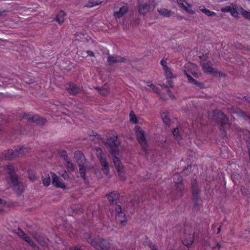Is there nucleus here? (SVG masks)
<instances>
[{"mask_svg":"<svg viewBox=\"0 0 250 250\" xmlns=\"http://www.w3.org/2000/svg\"><path fill=\"white\" fill-rule=\"evenodd\" d=\"M83 236L87 243L97 250H108L110 248L109 243L99 236H94L88 232L83 233Z\"/></svg>","mask_w":250,"mask_h":250,"instance_id":"f257e3e1","label":"nucleus"},{"mask_svg":"<svg viewBox=\"0 0 250 250\" xmlns=\"http://www.w3.org/2000/svg\"><path fill=\"white\" fill-rule=\"evenodd\" d=\"M104 143L106 147H109V152L113 156V157H117V155L119 154V151L117 147L120 144L117 136L113 135Z\"/></svg>","mask_w":250,"mask_h":250,"instance_id":"f03ea898","label":"nucleus"},{"mask_svg":"<svg viewBox=\"0 0 250 250\" xmlns=\"http://www.w3.org/2000/svg\"><path fill=\"white\" fill-rule=\"evenodd\" d=\"M128 6L126 3L118 2L114 7L113 16L116 18H120L124 16L128 11Z\"/></svg>","mask_w":250,"mask_h":250,"instance_id":"7ed1b4c3","label":"nucleus"},{"mask_svg":"<svg viewBox=\"0 0 250 250\" xmlns=\"http://www.w3.org/2000/svg\"><path fill=\"white\" fill-rule=\"evenodd\" d=\"M137 139L141 146L143 150L146 152L147 150V142L145 136V132L139 126L135 127Z\"/></svg>","mask_w":250,"mask_h":250,"instance_id":"20e7f679","label":"nucleus"},{"mask_svg":"<svg viewBox=\"0 0 250 250\" xmlns=\"http://www.w3.org/2000/svg\"><path fill=\"white\" fill-rule=\"evenodd\" d=\"M23 150V149H16L15 150L8 149L2 152L0 155V160H10L14 159L19 156V152Z\"/></svg>","mask_w":250,"mask_h":250,"instance_id":"39448f33","label":"nucleus"},{"mask_svg":"<svg viewBox=\"0 0 250 250\" xmlns=\"http://www.w3.org/2000/svg\"><path fill=\"white\" fill-rule=\"evenodd\" d=\"M65 87L67 91L70 94L73 96L77 95L81 93L83 90V87H81L73 83H67Z\"/></svg>","mask_w":250,"mask_h":250,"instance_id":"423d86ee","label":"nucleus"},{"mask_svg":"<svg viewBox=\"0 0 250 250\" xmlns=\"http://www.w3.org/2000/svg\"><path fill=\"white\" fill-rule=\"evenodd\" d=\"M9 183L12 185L13 190L19 195L21 194L23 190V186L22 183L19 182L18 177L13 181L12 180L9 181Z\"/></svg>","mask_w":250,"mask_h":250,"instance_id":"0eeeda50","label":"nucleus"},{"mask_svg":"<svg viewBox=\"0 0 250 250\" xmlns=\"http://www.w3.org/2000/svg\"><path fill=\"white\" fill-rule=\"evenodd\" d=\"M101 153L98 155L97 157L100 161L101 165L102 166V169L104 172L105 174L109 172V165L106 161L105 158L104 157L103 154L102 153V150L101 148L98 149Z\"/></svg>","mask_w":250,"mask_h":250,"instance_id":"6e6552de","label":"nucleus"},{"mask_svg":"<svg viewBox=\"0 0 250 250\" xmlns=\"http://www.w3.org/2000/svg\"><path fill=\"white\" fill-rule=\"evenodd\" d=\"M191 190L193 200L201 199L200 197V190L196 179L191 181Z\"/></svg>","mask_w":250,"mask_h":250,"instance_id":"1a4fd4ad","label":"nucleus"},{"mask_svg":"<svg viewBox=\"0 0 250 250\" xmlns=\"http://www.w3.org/2000/svg\"><path fill=\"white\" fill-rule=\"evenodd\" d=\"M107 61L109 65L118 62H126V59L120 56H112L108 54L107 58Z\"/></svg>","mask_w":250,"mask_h":250,"instance_id":"9d476101","label":"nucleus"},{"mask_svg":"<svg viewBox=\"0 0 250 250\" xmlns=\"http://www.w3.org/2000/svg\"><path fill=\"white\" fill-rule=\"evenodd\" d=\"M74 158L78 165V166H82L84 165L86 161L85 157L83 154L80 151H76L74 153Z\"/></svg>","mask_w":250,"mask_h":250,"instance_id":"9b49d317","label":"nucleus"},{"mask_svg":"<svg viewBox=\"0 0 250 250\" xmlns=\"http://www.w3.org/2000/svg\"><path fill=\"white\" fill-rule=\"evenodd\" d=\"M51 175L52 178V184L55 187L62 189L66 188V186L62 182L61 179L55 173L51 172Z\"/></svg>","mask_w":250,"mask_h":250,"instance_id":"f8f14e48","label":"nucleus"},{"mask_svg":"<svg viewBox=\"0 0 250 250\" xmlns=\"http://www.w3.org/2000/svg\"><path fill=\"white\" fill-rule=\"evenodd\" d=\"M138 7L139 13L141 15L145 16L150 10V2H145L142 4H140L138 5Z\"/></svg>","mask_w":250,"mask_h":250,"instance_id":"ddd939ff","label":"nucleus"},{"mask_svg":"<svg viewBox=\"0 0 250 250\" xmlns=\"http://www.w3.org/2000/svg\"><path fill=\"white\" fill-rule=\"evenodd\" d=\"M4 169L9 175V181L12 180L13 181L15 180V178L18 177L17 174L15 173L14 167L12 165H6L4 167Z\"/></svg>","mask_w":250,"mask_h":250,"instance_id":"4468645a","label":"nucleus"},{"mask_svg":"<svg viewBox=\"0 0 250 250\" xmlns=\"http://www.w3.org/2000/svg\"><path fill=\"white\" fill-rule=\"evenodd\" d=\"M217 118L221 125L228 124L229 119L227 116L223 112L219 111L217 114Z\"/></svg>","mask_w":250,"mask_h":250,"instance_id":"2eb2a0df","label":"nucleus"},{"mask_svg":"<svg viewBox=\"0 0 250 250\" xmlns=\"http://www.w3.org/2000/svg\"><path fill=\"white\" fill-rule=\"evenodd\" d=\"M202 68L204 71L205 73H208L209 74H213L214 75H216L219 72L216 70L214 68L210 66L208 63H203L201 65Z\"/></svg>","mask_w":250,"mask_h":250,"instance_id":"dca6fc26","label":"nucleus"},{"mask_svg":"<svg viewBox=\"0 0 250 250\" xmlns=\"http://www.w3.org/2000/svg\"><path fill=\"white\" fill-rule=\"evenodd\" d=\"M32 236L36 241L42 247L44 248L47 247L48 244L43 237L40 236L36 232L33 233Z\"/></svg>","mask_w":250,"mask_h":250,"instance_id":"f3484780","label":"nucleus"},{"mask_svg":"<svg viewBox=\"0 0 250 250\" xmlns=\"http://www.w3.org/2000/svg\"><path fill=\"white\" fill-rule=\"evenodd\" d=\"M106 196L111 204H116L119 198V194L114 191L109 195L106 194Z\"/></svg>","mask_w":250,"mask_h":250,"instance_id":"a211bd4d","label":"nucleus"},{"mask_svg":"<svg viewBox=\"0 0 250 250\" xmlns=\"http://www.w3.org/2000/svg\"><path fill=\"white\" fill-rule=\"evenodd\" d=\"M32 118L33 120L32 122L39 125H42L47 122V120L45 118H42L37 114L34 115Z\"/></svg>","mask_w":250,"mask_h":250,"instance_id":"6ab92c4d","label":"nucleus"},{"mask_svg":"<svg viewBox=\"0 0 250 250\" xmlns=\"http://www.w3.org/2000/svg\"><path fill=\"white\" fill-rule=\"evenodd\" d=\"M95 89L104 96H106L109 93V86L106 83L104 84L102 87H96Z\"/></svg>","mask_w":250,"mask_h":250,"instance_id":"aec40b11","label":"nucleus"},{"mask_svg":"<svg viewBox=\"0 0 250 250\" xmlns=\"http://www.w3.org/2000/svg\"><path fill=\"white\" fill-rule=\"evenodd\" d=\"M116 220L117 222L124 226L126 223V217L124 212L120 213L116 216Z\"/></svg>","mask_w":250,"mask_h":250,"instance_id":"412c9836","label":"nucleus"},{"mask_svg":"<svg viewBox=\"0 0 250 250\" xmlns=\"http://www.w3.org/2000/svg\"><path fill=\"white\" fill-rule=\"evenodd\" d=\"M187 236L188 238L186 239V235H185L184 240L183 241V244L187 247H189L193 243L194 240V235L189 234Z\"/></svg>","mask_w":250,"mask_h":250,"instance_id":"4be33fe9","label":"nucleus"},{"mask_svg":"<svg viewBox=\"0 0 250 250\" xmlns=\"http://www.w3.org/2000/svg\"><path fill=\"white\" fill-rule=\"evenodd\" d=\"M65 15V13L63 11L61 10L55 18L56 21L59 24L62 23L64 22V17Z\"/></svg>","mask_w":250,"mask_h":250,"instance_id":"5701e85b","label":"nucleus"},{"mask_svg":"<svg viewBox=\"0 0 250 250\" xmlns=\"http://www.w3.org/2000/svg\"><path fill=\"white\" fill-rule=\"evenodd\" d=\"M175 188L178 196L180 197L183 196L185 189L183 184H177V185H175Z\"/></svg>","mask_w":250,"mask_h":250,"instance_id":"b1692460","label":"nucleus"},{"mask_svg":"<svg viewBox=\"0 0 250 250\" xmlns=\"http://www.w3.org/2000/svg\"><path fill=\"white\" fill-rule=\"evenodd\" d=\"M113 161L116 167V169L117 171H120L123 168V166L122 165V163L121 162L120 159L117 157H115L113 158Z\"/></svg>","mask_w":250,"mask_h":250,"instance_id":"393cba45","label":"nucleus"},{"mask_svg":"<svg viewBox=\"0 0 250 250\" xmlns=\"http://www.w3.org/2000/svg\"><path fill=\"white\" fill-rule=\"evenodd\" d=\"M161 118L164 123L168 126H170V120L168 117V114L167 112H163L161 114Z\"/></svg>","mask_w":250,"mask_h":250,"instance_id":"a878e982","label":"nucleus"},{"mask_svg":"<svg viewBox=\"0 0 250 250\" xmlns=\"http://www.w3.org/2000/svg\"><path fill=\"white\" fill-rule=\"evenodd\" d=\"M189 80H191L189 82L192 84L195 85L196 86L202 89L204 88V83L201 82H199L196 80H195L194 79H193L192 77H190Z\"/></svg>","mask_w":250,"mask_h":250,"instance_id":"bb28decb","label":"nucleus"},{"mask_svg":"<svg viewBox=\"0 0 250 250\" xmlns=\"http://www.w3.org/2000/svg\"><path fill=\"white\" fill-rule=\"evenodd\" d=\"M199 9L201 11L205 13L208 16H214L216 13L214 12L210 11L208 9H206L204 6H200Z\"/></svg>","mask_w":250,"mask_h":250,"instance_id":"cd10ccee","label":"nucleus"},{"mask_svg":"<svg viewBox=\"0 0 250 250\" xmlns=\"http://www.w3.org/2000/svg\"><path fill=\"white\" fill-rule=\"evenodd\" d=\"M79 167V171L81 176L83 178L85 182H86L87 178L86 176V168L84 165L82 166H78Z\"/></svg>","mask_w":250,"mask_h":250,"instance_id":"c85d7f7f","label":"nucleus"},{"mask_svg":"<svg viewBox=\"0 0 250 250\" xmlns=\"http://www.w3.org/2000/svg\"><path fill=\"white\" fill-rule=\"evenodd\" d=\"M65 166L68 171L73 172L75 170L74 166L73 164L71 162L70 159L65 161Z\"/></svg>","mask_w":250,"mask_h":250,"instance_id":"c756f323","label":"nucleus"},{"mask_svg":"<svg viewBox=\"0 0 250 250\" xmlns=\"http://www.w3.org/2000/svg\"><path fill=\"white\" fill-rule=\"evenodd\" d=\"M158 12L160 15L166 17H168L171 15V12L165 8L158 9Z\"/></svg>","mask_w":250,"mask_h":250,"instance_id":"7c9ffc66","label":"nucleus"},{"mask_svg":"<svg viewBox=\"0 0 250 250\" xmlns=\"http://www.w3.org/2000/svg\"><path fill=\"white\" fill-rule=\"evenodd\" d=\"M102 1L99 0H89L86 6L87 7H92L94 6L100 5Z\"/></svg>","mask_w":250,"mask_h":250,"instance_id":"2f4dec72","label":"nucleus"},{"mask_svg":"<svg viewBox=\"0 0 250 250\" xmlns=\"http://www.w3.org/2000/svg\"><path fill=\"white\" fill-rule=\"evenodd\" d=\"M163 69L165 71V75L167 78H171L173 77L172 72L170 69L167 66H165Z\"/></svg>","mask_w":250,"mask_h":250,"instance_id":"473e14b6","label":"nucleus"},{"mask_svg":"<svg viewBox=\"0 0 250 250\" xmlns=\"http://www.w3.org/2000/svg\"><path fill=\"white\" fill-rule=\"evenodd\" d=\"M23 240L33 248H38L37 245L27 235Z\"/></svg>","mask_w":250,"mask_h":250,"instance_id":"72a5a7b5","label":"nucleus"},{"mask_svg":"<svg viewBox=\"0 0 250 250\" xmlns=\"http://www.w3.org/2000/svg\"><path fill=\"white\" fill-rule=\"evenodd\" d=\"M237 7L235 5L232 4L231 9L230 10L231 15L234 17H238L239 13L237 10Z\"/></svg>","mask_w":250,"mask_h":250,"instance_id":"f704fd0d","label":"nucleus"},{"mask_svg":"<svg viewBox=\"0 0 250 250\" xmlns=\"http://www.w3.org/2000/svg\"><path fill=\"white\" fill-rule=\"evenodd\" d=\"M194 202L193 208L196 210L199 209L200 207L202 204V201L201 199L193 200Z\"/></svg>","mask_w":250,"mask_h":250,"instance_id":"c9c22d12","label":"nucleus"},{"mask_svg":"<svg viewBox=\"0 0 250 250\" xmlns=\"http://www.w3.org/2000/svg\"><path fill=\"white\" fill-rule=\"evenodd\" d=\"M34 116V115L31 113H24L22 115V119H25L28 121L31 122H32V117Z\"/></svg>","mask_w":250,"mask_h":250,"instance_id":"e433bc0d","label":"nucleus"},{"mask_svg":"<svg viewBox=\"0 0 250 250\" xmlns=\"http://www.w3.org/2000/svg\"><path fill=\"white\" fill-rule=\"evenodd\" d=\"M60 155L61 158L65 161L68 160L70 159L66 153V151H61L60 152Z\"/></svg>","mask_w":250,"mask_h":250,"instance_id":"4c0bfd02","label":"nucleus"},{"mask_svg":"<svg viewBox=\"0 0 250 250\" xmlns=\"http://www.w3.org/2000/svg\"><path fill=\"white\" fill-rule=\"evenodd\" d=\"M174 183L175 184V185H177V184H179V183L183 184V177L181 176H180V175H179V174H176L175 176V177L174 178Z\"/></svg>","mask_w":250,"mask_h":250,"instance_id":"58836bf2","label":"nucleus"},{"mask_svg":"<svg viewBox=\"0 0 250 250\" xmlns=\"http://www.w3.org/2000/svg\"><path fill=\"white\" fill-rule=\"evenodd\" d=\"M241 13L244 17L248 20H250V12L247 11L241 8Z\"/></svg>","mask_w":250,"mask_h":250,"instance_id":"ea45409f","label":"nucleus"},{"mask_svg":"<svg viewBox=\"0 0 250 250\" xmlns=\"http://www.w3.org/2000/svg\"><path fill=\"white\" fill-rule=\"evenodd\" d=\"M16 233L19 237H20L22 239H23L24 238H25L27 236V235L23 232V231L20 228L18 229Z\"/></svg>","mask_w":250,"mask_h":250,"instance_id":"a19ab883","label":"nucleus"},{"mask_svg":"<svg viewBox=\"0 0 250 250\" xmlns=\"http://www.w3.org/2000/svg\"><path fill=\"white\" fill-rule=\"evenodd\" d=\"M172 134L177 140H179L181 139V136L179 134V131L178 128L177 127L174 128L173 131L172 132Z\"/></svg>","mask_w":250,"mask_h":250,"instance_id":"79ce46f5","label":"nucleus"},{"mask_svg":"<svg viewBox=\"0 0 250 250\" xmlns=\"http://www.w3.org/2000/svg\"><path fill=\"white\" fill-rule=\"evenodd\" d=\"M42 184L45 187H48L50 184V179L49 175L42 179Z\"/></svg>","mask_w":250,"mask_h":250,"instance_id":"37998d69","label":"nucleus"},{"mask_svg":"<svg viewBox=\"0 0 250 250\" xmlns=\"http://www.w3.org/2000/svg\"><path fill=\"white\" fill-rule=\"evenodd\" d=\"M129 116H130V121L131 122H132L133 123H134V124L137 123V120L136 119V117L133 112H131L130 113Z\"/></svg>","mask_w":250,"mask_h":250,"instance_id":"c03bdc74","label":"nucleus"},{"mask_svg":"<svg viewBox=\"0 0 250 250\" xmlns=\"http://www.w3.org/2000/svg\"><path fill=\"white\" fill-rule=\"evenodd\" d=\"M115 211L117 212V214H119L120 213H123L122 210L121 206L120 205H117L115 208Z\"/></svg>","mask_w":250,"mask_h":250,"instance_id":"a18cd8bd","label":"nucleus"},{"mask_svg":"<svg viewBox=\"0 0 250 250\" xmlns=\"http://www.w3.org/2000/svg\"><path fill=\"white\" fill-rule=\"evenodd\" d=\"M20 148L23 149V150L21 151V152H19V154H22V155L25 154L26 153L28 152V151L29 150V149L28 148L21 147Z\"/></svg>","mask_w":250,"mask_h":250,"instance_id":"49530a36","label":"nucleus"},{"mask_svg":"<svg viewBox=\"0 0 250 250\" xmlns=\"http://www.w3.org/2000/svg\"><path fill=\"white\" fill-rule=\"evenodd\" d=\"M184 10L185 11H186L187 13H188L190 14H195V12L193 10L188 9L187 7H184Z\"/></svg>","mask_w":250,"mask_h":250,"instance_id":"de8ad7c7","label":"nucleus"},{"mask_svg":"<svg viewBox=\"0 0 250 250\" xmlns=\"http://www.w3.org/2000/svg\"><path fill=\"white\" fill-rule=\"evenodd\" d=\"M231 6H232V5L229 6H226L224 9H223L222 11L225 12H229L230 13L231 9Z\"/></svg>","mask_w":250,"mask_h":250,"instance_id":"09e8293b","label":"nucleus"},{"mask_svg":"<svg viewBox=\"0 0 250 250\" xmlns=\"http://www.w3.org/2000/svg\"><path fill=\"white\" fill-rule=\"evenodd\" d=\"M167 91L168 93V94L170 98H171L172 99H174L175 98V96L172 93V92L169 89H167Z\"/></svg>","mask_w":250,"mask_h":250,"instance_id":"8fccbe9b","label":"nucleus"},{"mask_svg":"<svg viewBox=\"0 0 250 250\" xmlns=\"http://www.w3.org/2000/svg\"><path fill=\"white\" fill-rule=\"evenodd\" d=\"M178 3L179 5V6L181 7V8H182L183 9H184V7H186L187 6H186L184 3L183 2V1L181 0H180L179 1H178Z\"/></svg>","mask_w":250,"mask_h":250,"instance_id":"3c124183","label":"nucleus"},{"mask_svg":"<svg viewBox=\"0 0 250 250\" xmlns=\"http://www.w3.org/2000/svg\"><path fill=\"white\" fill-rule=\"evenodd\" d=\"M63 173L62 174V176L63 177L64 179H66L68 178L69 176L67 174V172L66 171H63Z\"/></svg>","mask_w":250,"mask_h":250,"instance_id":"603ef678","label":"nucleus"},{"mask_svg":"<svg viewBox=\"0 0 250 250\" xmlns=\"http://www.w3.org/2000/svg\"><path fill=\"white\" fill-rule=\"evenodd\" d=\"M200 59H201L202 61H206L207 58L208 56L207 54L205 55H202V56H199Z\"/></svg>","mask_w":250,"mask_h":250,"instance_id":"864d4df0","label":"nucleus"},{"mask_svg":"<svg viewBox=\"0 0 250 250\" xmlns=\"http://www.w3.org/2000/svg\"><path fill=\"white\" fill-rule=\"evenodd\" d=\"M166 63H167V62H166V61L165 60L162 59L161 61V64L162 65L163 68H164L165 66H167L166 65Z\"/></svg>","mask_w":250,"mask_h":250,"instance_id":"5fc2aeb1","label":"nucleus"},{"mask_svg":"<svg viewBox=\"0 0 250 250\" xmlns=\"http://www.w3.org/2000/svg\"><path fill=\"white\" fill-rule=\"evenodd\" d=\"M152 89L153 91L154 92H155V93H159V88H158L157 87H156L155 85V86H153V87H152Z\"/></svg>","mask_w":250,"mask_h":250,"instance_id":"6e6d98bb","label":"nucleus"},{"mask_svg":"<svg viewBox=\"0 0 250 250\" xmlns=\"http://www.w3.org/2000/svg\"><path fill=\"white\" fill-rule=\"evenodd\" d=\"M149 247L151 250H158L156 248L155 245H154L152 243H150L149 245Z\"/></svg>","mask_w":250,"mask_h":250,"instance_id":"4d7b16f0","label":"nucleus"},{"mask_svg":"<svg viewBox=\"0 0 250 250\" xmlns=\"http://www.w3.org/2000/svg\"><path fill=\"white\" fill-rule=\"evenodd\" d=\"M86 53L88 54V55H89V56H91V57H94L95 56L94 53H93V52H92L91 51L87 50L86 51Z\"/></svg>","mask_w":250,"mask_h":250,"instance_id":"13d9d810","label":"nucleus"},{"mask_svg":"<svg viewBox=\"0 0 250 250\" xmlns=\"http://www.w3.org/2000/svg\"><path fill=\"white\" fill-rule=\"evenodd\" d=\"M184 74H185L186 75V76L187 77L188 82H190L191 80H189V78H190V77H191L189 74H188L187 73V71H186V70H185V71H184Z\"/></svg>","mask_w":250,"mask_h":250,"instance_id":"bf43d9fd","label":"nucleus"},{"mask_svg":"<svg viewBox=\"0 0 250 250\" xmlns=\"http://www.w3.org/2000/svg\"><path fill=\"white\" fill-rule=\"evenodd\" d=\"M167 83L169 86L173 87V82L171 80H168Z\"/></svg>","mask_w":250,"mask_h":250,"instance_id":"052dcab7","label":"nucleus"},{"mask_svg":"<svg viewBox=\"0 0 250 250\" xmlns=\"http://www.w3.org/2000/svg\"><path fill=\"white\" fill-rule=\"evenodd\" d=\"M6 12H7V11L4 10V11H3L2 12L0 11V16L6 15V14H5V13H6Z\"/></svg>","mask_w":250,"mask_h":250,"instance_id":"680f3d73","label":"nucleus"},{"mask_svg":"<svg viewBox=\"0 0 250 250\" xmlns=\"http://www.w3.org/2000/svg\"><path fill=\"white\" fill-rule=\"evenodd\" d=\"M191 166L190 165H188V167H187L186 168H185L184 169V171H185L187 170L191 169Z\"/></svg>","mask_w":250,"mask_h":250,"instance_id":"e2e57ef3","label":"nucleus"},{"mask_svg":"<svg viewBox=\"0 0 250 250\" xmlns=\"http://www.w3.org/2000/svg\"><path fill=\"white\" fill-rule=\"evenodd\" d=\"M247 146H248V150H250V142H248L247 141Z\"/></svg>","mask_w":250,"mask_h":250,"instance_id":"0e129e2a","label":"nucleus"},{"mask_svg":"<svg viewBox=\"0 0 250 250\" xmlns=\"http://www.w3.org/2000/svg\"><path fill=\"white\" fill-rule=\"evenodd\" d=\"M244 98L246 100L250 103V97H247L245 96L244 97Z\"/></svg>","mask_w":250,"mask_h":250,"instance_id":"69168bd1","label":"nucleus"},{"mask_svg":"<svg viewBox=\"0 0 250 250\" xmlns=\"http://www.w3.org/2000/svg\"><path fill=\"white\" fill-rule=\"evenodd\" d=\"M162 87L163 88H167V89H168V86H167V85H166V84H163L162 85Z\"/></svg>","mask_w":250,"mask_h":250,"instance_id":"338daca9","label":"nucleus"},{"mask_svg":"<svg viewBox=\"0 0 250 250\" xmlns=\"http://www.w3.org/2000/svg\"><path fill=\"white\" fill-rule=\"evenodd\" d=\"M71 250H82V249H80V248H77V247H75L73 250L72 249V248L71 249Z\"/></svg>","mask_w":250,"mask_h":250,"instance_id":"774afa93","label":"nucleus"}]
</instances>
